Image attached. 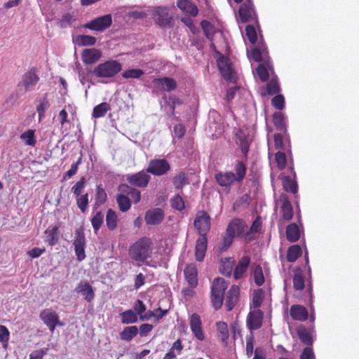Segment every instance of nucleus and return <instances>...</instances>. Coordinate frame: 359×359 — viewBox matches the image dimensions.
Instances as JSON below:
<instances>
[{"label":"nucleus","instance_id":"1","mask_svg":"<svg viewBox=\"0 0 359 359\" xmlns=\"http://www.w3.org/2000/svg\"><path fill=\"white\" fill-rule=\"evenodd\" d=\"M153 249L151 239L149 237L143 236L129 247L128 255L133 261L144 263L151 257Z\"/></svg>","mask_w":359,"mask_h":359},{"label":"nucleus","instance_id":"2","mask_svg":"<svg viewBox=\"0 0 359 359\" xmlns=\"http://www.w3.org/2000/svg\"><path fill=\"white\" fill-rule=\"evenodd\" d=\"M122 70V65L117 60H109L94 67L93 74L97 78L114 77Z\"/></svg>","mask_w":359,"mask_h":359},{"label":"nucleus","instance_id":"3","mask_svg":"<svg viewBox=\"0 0 359 359\" xmlns=\"http://www.w3.org/2000/svg\"><path fill=\"white\" fill-rule=\"evenodd\" d=\"M228 287V283L222 278H216L211 285L210 299L215 310L221 309L224 302V294Z\"/></svg>","mask_w":359,"mask_h":359},{"label":"nucleus","instance_id":"4","mask_svg":"<svg viewBox=\"0 0 359 359\" xmlns=\"http://www.w3.org/2000/svg\"><path fill=\"white\" fill-rule=\"evenodd\" d=\"M215 58L217 65L222 77L226 81L235 82L236 80V72L232 67L230 58L225 57L219 51H216Z\"/></svg>","mask_w":359,"mask_h":359},{"label":"nucleus","instance_id":"5","mask_svg":"<svg viewBox=\"0 0 359 359\" xmlns=\"http://www.w3.org/2000/svg\"><path fill=\"white\" fill-rule=\"evenodd\" d=\"M150 15L155 24L161 28L171 26L172 15L166 6H155L150 11Z\"/></svg>","mask_w":359,"mask_h":359},{"label":"nucleus","instance_id":"6","mask_svg":"<svg viewBox=\"0 0 359 359\" xmlns=\"http://www.w3.org/2000/svg\"><path fill=\"white\" fill-rule=\"evenodd\" d=\"M194 225L200 236H207L211 226V219L208 213L205 210H199L196 213Z\"/></svg>","mask_w":359,"mask_h":359},{"label":"nucleus","instance_id":"7","mask_svg":"<svg viewBox=\"0 0 359 359\" xmlns=\"http://www.w3.org/2000/svg\"><path fill=\"white\" fill-rule=\"evenodd\" d=\"M112 24V18L110 14L96 18L83 25V27L97 32H103L108 29Z\"/></svg>","mask_w":359,"mask_h":359},{"label":"nucleus","instance_id":"8","mask_svg":"<svg viewBox=\"0 0 359 359\" xmlns=\"http://www.w3.org/2000/svg\"><path fill=\"white\" fill-rule=\"evenodd\" d=\"M170 169L168 161L165 158H155L149 161L147 172L156 176L166 174Z\"/></svg>","mask_w":359,"mask_h":359},{"label":"nucleus","instance_id":"9","mask_svg":"<svg viewBox=\"0 0 359 359\" xmlns=\"http://www.w3.org/2000/svg\"><path fill=\"white\" fill-rule=\"evenodd\" d=\"M148 173L147 170H141L134 174L127 175L126 179L133 187L145 188L151 180V176Z\"/></svg>","mask_w":359,"mask_h":359},{"label":"nucleus","instance_id":"10","mask_svg":"<svg viewBox=\"0 0 359 359\" xmlns=\"http://www.w3.org/2000/svg\"><path fill=\"white\" fill-rule=\"evenodd\" d=\"M39 316L51 332H54L57 325H62V323L60 322L58 314L51 309H46L43 310Z\"/></svg>","mask_w":359,"mask_h":359},{"label":"nucleus","instance_id":"11","mask_svg":"<svg viewBox=\"0 0 359 359\" xmlns=\"http://www.w3.org/2000/svg\"><path fill=\"white\" fill-rule=\"evenodd\" d=\"M238 15L242 22H257V16L251 0H247L246 2L241 6L238 10Z\"/></svg>","mask_w":359,"mask_h":359},{"label":"nucleus","instance_id":"12","mask_svg":"<svg viewBox=\"0 0 359 359\" xmlns=\"http://www.w3.org/2000/svg\"><path fill=\"white\" fill-rule=\"evenodd\" d=\"M74 251L78 261L81 262L86 258L85 246L86 238L83 229H76L74 241Z\"/></svg>","mask_w":359,"mask_h":359},{"label":"nucleus","instance_id":"13","mask_svg":"<svg viewBox=\"0 0 359 359\" xmlns=\"http://www.w3.org/2000/svg\"><path fill=\"white\" fill-rule=\"evenodd\" d=\"M263 319L264 313L261 310H250L246 319L247 327L250 330V332L259 329L262 326Z\"/></svg>","mask_w":359,"mask_h":359},{"label":"nucleus","instance_id":"14","mask_svg":"<svg viewBox=\"0 0 359 359\" xmlns=\"http://www.w3.org/2000/svg\"><path fill=\"white\" fill-rule=\"evenodd\" d=\"M189 326L193 335L199 341L205 339V334L203 330L202 321L200 316L196 313H192L189 316Z\"/></svg>","mask_w":359,"mask_h":359},{"label":"nucleus","instance_id":"15","mask_svg":"<svg viewBox=\"0 0 359 359\" xmlns=\"http://www.w3.org/2000/svg\"><path fill=\"white\" fill-rule=\"evenodd\" d=\"M39 81L36 67H32L26 72L22 79L21 83L26 92L32 90Z\"/></svg>","mask_w":359,"mask_h":359},{"label":"nucleus","instance_id":"16","mask_svg":"<svg viewBox=\"0 0 359 359\" xmlns=\"http://www.w3.org/2000/svg\"><path fill=\"white\" fill-rule=\"evenodd\" d=\"M236 142L238 145L243 154V159L247 161L248 157V152L250 145L252 140H250L248 134H246L243 130H239L236 134Z\"/></svg>","mask_w":359,"mask_h":359},{"label":"nucleus","instance_id":"17","mask_svg":"<svg viewBox=\"0 0 359 359\" xmlns=\"http://www.w3.org/2000/svg\"><path fill=\"white\" fill-rule=\"evenodd\" d=\"M74 292L81 294L88 303L92 302L95 299V291L88 282L81 281L74 288Z\"/></svg>","mask_w":359,"mask_h":359},{"label":"nucleus","instance_id":"18","mask_svg":"<svg viewBox=\"0 0 359 359\" xmlns=\"http://www.w3.org/2000/svg\"><path fill=\"white\" fill-rule=\"evenodd\" d=\"M273 140L276 149L285 151L290 155L291 154V144L287 133H286V135L283 133H276Z\"/></svg>","mask_w":359,"mask_h":359},{"label":"nucleus","instance_id":"19","mask_svg":"<svg viewBox=\"0 0 359 359\" xmlns=\"http://www.w3.org/2000/svg\"><path fill=\"white\" fill-rule=\"evenodd\" d=\"M280 201L281 202V205L280 208V211L281 214V220H284L285 222L290 221L294 216V211L292 205L289 201L287 196L285 194H283L280 197Z\"/></svg>","mask_w":359,"mask_h":359},{"label":"nucleus","instance_id":"20","mask_svg":"<svg viewBox=\"0 0 359 359\" xmlns=\"http://www.w3.org/2000/svg\"><path fill=\"white\" fill-rule=\"evenodd\" d=\"M215 180L220 187L229 189L236 182L234 173L231 171L219 172L215 175Z\"/></svg>","mask_w":359,"mask_h":359},{"label":"nucleus","instance_id":"21","mask_svg":"<svg viewBox=\"0 0 359 359\" xmlns=\"http://www.w3.org/2000/svg\"><path fill=\"white\" fill-rule=\"evenodd\" d=\"M184 275L189 285L195 288L198 285V269L195 264L191 263L186 266Z\"/></svg>","mask_w":359,"mask_h":359},{"label":"nucleus","instance_id":"22","mask_svg":"<svg viewBox=\"0 0 359 359\" xmlns=\"http://www.w3.org/2000/svg\"><path fill=\"white\" fill-rule=\"evenodd\" d=\"M164 219V212L161 208H154L146 212L144 220L148 225L159 224Z\"/></svg>","mask_w":359,"mask_h":359},{"label":"nucleus","instance_id":"23","mask_svg":"<svg viewBox=\"0 0 359 359\" xmlns=\"http://www.w3.org/2000/svg\"><path fill=\"white\" fill-rule=\"evenodd\" d=\"M290 315L292 320L304 322L309 318V312L306 308L300 304H293L290 309Z\"/></svg>","mask_w":359,"mask_h":359},{"label":"nucleus","instance_id":"24","mask_svg":"<svg viewBox=\"0 0 359 359\" xmlns=\"http://www.w3.org/2000/svg\"><path fill=\"white\" fill-rule=\"evenodd\" d=\"M240 288L236 285H233L226 294L225 306L228 311H231L238 302Z\"/></svg>","mask_w":359,"mask_h":359},{"label":"nucleus","instance_id":"25","mask_svg":"<svg viewBox=\"0 0 359 359\" xmlns=\"http://www.w3.org/2000/svg\"><path fill=\"white\" fill-rule=\"evenodd\" d=\"M102 53L96 48L84 49L81 55L82 62L86 65H93L100 60Z\"/></svg>","mask_w":359,"mask_h":359},{"label":"nucleus","instance_id":"26","mask_svg":"<svg viewBox=\"0 0 359 359\" xmlns=\"http://www.w3.org/2000/svg\"><path fill=\"white\" fill-rule=\"evenodd\" d=\"M154 86L161 90L166 91H172L177 88L175 80L170 77L156 78L153 80Z\"/></svg>","mask_w":359,"mask_h":359},{"label":"nucleus","instance_id":"27","mask_svg":"<svg viewBox=\"0 0 359 359\" xmlns=\"http://www.w3.org/2000/svg\"><path fill=\"white\" fill-rule=\"evenodd\" d=\"M250 257L249 256H243L238 262L233 271V278L239 280L243 278L247 272L250 264Z\"/></svg>","mask_w":359,"mask_h":359},{"label":"nucleus","instance_id":"28","mask_svg":"<svg viewBox=\"0 0 359 359\" xmlns=\"http://www.w3.org/2000/svg\"><path fill=\"white\" fill-rule=\"evenodd\" d=\"M207 236H200L196 240L195 245V257L196 261L202 262L204 259L207 251Z\"/></svg>","mask_w":359,"mask_h":359},{"label":"nucleus","instance_id":"29","mask_svg":"<svg viewBox=\"0 0 359 359\" xmlns=\"http://www.w3.org/2000/svg\"><path fill=\"white\" fill-rule=\"evenodd\" d=\"M217 337L224 346H227L229 332L228 325L225 322L218 321L215 324Z\"/></svg>","mask_w":359,"mask_h":359},{"label":"nucleus","instance_id":"30","mask_svg":"<svg viewBox=\"0 0 359 359\" xmlns=\"http://www.w3.org/2000/svg\"><path fill=\"white\" fill-rule=\"evenodd\" d=\"M177 6L182 12L186 13L192 17H196L198 13L197 6L189 0H179L177 2Z\"/></svg>","mask_w":359,"mask_h":359},{"label":"nucleus","instance_id":"31","mask_svg":"<svg viewBox=\"0 0 359 359\" xmlns=\"http://www.w3.org/2000/svg\"><path fill=\"white\" fill-rule=\"evenodd\" d=\"M244 231L243 222L239 219H234L231 220L226 229V233L235 237L236 235L241 234Z\"/></svg>","mask_w":359,"mask_h":359},{"label":"nucleus","instance_id":"32","mask_svg":"<svg viewBox=\"0 0 359 359\" xmlns=\"http://www.w3.org/2000/svg\"><path fill=\"white\" fill-rule=\"evenodd\" d=\"M234 265L235 259L233 257L222 258L220 260L219 271L224 276L230 277Z\"/></svg>","mask_w":359,"mask_h":359},{"label":"nucleus","instance_id":"33","mask_svg":"<svg viewBox=\"0 0 359 359\" xmlns=\"http://www.w3.org/2000/svg\"><path fill=\"white\" fill-rule=\"evenodd\" d=\"M286 238L290 243L297 242L300 238V230L298 225L291 223L286 227Z\"/></svg>","mask_w":359,"mask_h":359},{"label":"nucleus","instance_id":"34","mask_svg":"<svg viewBox=\"0 0 359 359\" xmlns=\"http://www.w3.org/2000/svg\"><path fill=\"white\" fill-rule=\"evenodd\" d=\"M184 346L180 339H177L172 344L163 359H176L178 355L182 353Z\"/></svg>","mask_w":359,"mask_h":359},{"label":"nucleus","instance_id":"35","mask_svg":"<svg viewBox=\"0 0 359 359\" xmlns=\"http://www.w3.org/2000/svg\"><path fill=\"white\" fill-rule=\"evenodd\" d=\"M118 190L121 192L127 193L130 196L134 203L136 204L140 202L141 193L140 191L135 187H132L127 184H121L118 187Z\"/></svg>","mask_w":359,"mask_h":359},{"label":"nucleus","instance_id":"36","mask_svg":"<svg viewBox=\"0 0 359 359\" xmlns=\"http://www.w3.org/2000/svg\"><path fill=\"white\" fill-rule=\"evenodd\" d=\"M38 102L39 104L36 106V111L39 114V119L41 121L44 118L46 111L50 106L48 99V93H45L42 97L39 99Z\"/></svg>","mask_w":359,"mask_h":359},{"label":"nucleus","instance_id":"37","mask_svg":"<svg viewBox=\"0 0 359 359\" xmlns=\"http://www.w3.org/2000/svg\"><path fill=\"white\" fill-rule=\"evenodd\" d=\"M273 123L276 130H279L280 133H283L286 135L287 126L285 121V117L281 112H275L273 115Z\"/></svg>","mask_w":359,"mask_h":359},{"label":"nucleus","instance_id":"38","mask_svg":"<svg viewBox=\"0 0 359 359\" xmlns=\"http://www.w3.org/2000/svg\"><path fill=\"white\" fill-rule=\"evenodd\" d=\"M138 328L135 325L126 327L120 332V338L125 341H130L138 334Z\"/></svg>","mask_w":359,"mask_h":359},{"label":"nucleus","instance_id":"39","mask_svg":"<svg viewBox=\"0 0 359 359\" xmlns=\"http://www.w3.org/2000/svg\"><path fill=\"white\" fill-rule=\"evenodd\" d=\"M118 217L116 212L112 209H109L106 215V225L109 230L114 231L118 226Z\"/></svg>","mask_w":359,"mask_h":359},{"label":"nucleus","instance_id":"40","mask_svg":"<svg viewBox=\"0 0 359 359\" xmlns=\"http://www.w3.org/2000/svg\"><path fill=\"white\" fill-rule=\"evenodd\" d=\"M297 334L300 341L307 346H311L313 344V339L311 334L304 325H300L297 327Z\"/></svg>","mask_w":359,"mask_h":359},{"label":"nucleus","instance_id":"41","mask_svg":"<svg viewBox=\"0 0 359 359\" xmlns=\"http://www.w3.org/2000/svg\"><path fill=\"white\" fill-rule=\"evenodd\" d=\"M234 170L236 172L234 174V177L236 178V182H241L244 180L247 172V166L244 161H237L234 166Z\"/></svg>","mask_w":359,"mask_h":359},{"label":"nucleus","instance_id":"42","mask_svg":"<svg viewBox=\"0 0 359 359\" xmlns=\"http://www.w3.org/2000/svg\"><path fill=\"white\" fill-rule=\"evenodd\" d=\"M283 189L287 192H291L296 194L298 191V185L295 179H291L289 176H285L282 180Z\"/></svg>","mask_w":359,"mask_h":359},{"label":"nucleus","instance_id":"43","mask_svg":"<svg viewBox=\"0 0 359 359\" xmlns=\"http://www.w3.org/2000/svg\"><path fill=\"white\" fill-rule=\"evenodd\" d=\"M293 287L295 290H302L305 287V282L300 268L295 270L292 278Z\"/></svg>","mask_w":359,"mask_h":359},{"label":"nucleus","instance_id":"44","mask_svg":"<svg viewBox=\"0 0 359 359\" xmlns=\"http://www.w3.org/2000/svg\"><path fill=\"white\" fill-rule=\"evenodd\" d=\"M302 254V250L299 245H291L287 252V260L289 262H294Z\"/></svg>","mask_w":359,"mask_h":359},{"label":"nucleus","instance_id":"45","mask_svg":"<svg viewBox=\"0 0 359 359\" xmlns=\"http://www.w3.org/2000/svg\"><path fill=\"white\" fill-rule=\"evenodd\" d=\"M109 110H111L109 104L102 102L94 107L92 116L95 118L104 117Z\"/></svg>","mask_w":359,"mask_h":359},{"label":"nucleus","instance_id":"46","mask_svg":"<svg viewBox=\"0 0 359 359\" xmlns=\"http://www.w3.org/2000/svg\"><path fill=\"white\" fill-rule=\"evenodd\" d=\"M107 198V195L104 189V188L102 187L101 184L97 186L96 188V194H95V202L94 204V208H98L102 204H104Z\"/></svg>","mask_w":359,"mask_h":359},{"label":"nucleus","instance_id":"47","mask_svg":"<svg viewBox=\"0 0 359 359\" xmlns=\"http://www.w3.org/2000/svg\"><path fill=\"white\" fill-rule=\"evenodd\" d=\"M121 323L123 324H132L137 321V314L131 309H128L120 313Z\"/></svg>","mask_w":359,"mask_h":359},{"label":"nucleus","instance_id":"48","mask_svg":"<svg viewBox=\"0 0 359 359\" xmlns=\"http://www.w3.org/2000/svg\"><path fill=\"white\" fill-rule=\"evenodd\" d=\"M45 233L47 235L46 242L49 245L53 246L58 242V227L57 226L50 229H47Z\"/></svg>","mask_w":359,"mask_h":359},{"label":"nucleus","instance_id":"49","mask_svg":"<svg viewBox=\"0 0 359 359\" xmlns=\"http://www.w3.org/2000/svg\"><path fill=\"white\" fill-rule=\"evenodd\" d=\"M76 43L79 46H93L96 43V38L90 35H79L76 38Z\"/></svg>","mask_w":359,"mask_h":359},{"label":"nucleus","instance_id":"50","mask_svg":"<svg viewBox=\"0 0 359 359\" xmlns=\"http://www.w3.org/2000/svg\"><path fill=\"white\" fill-rule=\"evenodd\" d=\"M116 201L119 208V210L122 212H125L128 211L131 206V203L130 198L123 195V194H118L116 196Z\"/></svg>","mask_w":359,"mask_h":359},{"label":"nucleus","instance_id":"51","mask_svg":"<svg viewBox=\"0 0 359 359\" xmlns=\"http://www.w3.org/2000/svg\"><path fill=\"white\" fill-rule=\"evenodd\" d=\"M189 183V180L185 172H181L173 179V184L177 189H182L183 187Z\"/></svg>","mask_w":359,"mask_h":359},{"label":"nucleus","instance_id":"52","mask_svg":"<svg viewBox=\"0 0 359 359\" xmlns=\"http://www.w3.org/2000/svg\"><path fill=\"white\" fill-rule=\"evenodd\" d=\"M253 278L255 283L257 286H262L264 283L265 278L260 264L255 266L253 271Z\"/></svg>","mask_w":359,"mask_h":359},{"label":"nucleus","instance_id":"53","mask_svg":"<svg viewBox=\"0 0 359 359\" xmlns=\"http://www.w3.org/2000/svg\"><path fill=\"white\" fill-rule=\"evenodd\" d=\"M20 139L23 140L27 145L29 146H34L36 143L34 130L29 129L22 133L20 135Z\"/></svg>","mask_w":359,"mask_h":359},{"label":"nucleus","instance_id":"54","mask_svg":"<svg viewBox=\"0 0 359 359\" xmlns=\"http://www.w3.org/2000/svg\"><path fill=\"white\" fill-rule=\"evenodd\" d=\"M263 299L264 294L262 290L255 292L252 297V304H250V310H252V309H259L262 305Z\"/></svg>","mask_w":359,"mask_h":359},{"label":"nucleus","instance_id":"55","mask_svg":"<svg viewBox=\"0 0 359 359\" xmlns=\"http://www.w3.org/2000/svg\"><path fill=\"white\" fill-rule=\"evenodd\" d=\"M201 25L205 36L210 40H212L215 34V27L209 21L205 20L201 21Z\"/></svg>","mask_w":359,"mask_h":359},{"label":"nucleus","instance_id":"56","mask_svg":"<svg viewBox=\"0 0 359 359\" xmlns=\"http://www.w3.org/2000/svg\"><path fill=\"white\" fill-rule=\"evenodd\" d=\"M144 74L140 69H130L124 71L121 76L123 79H139Z\"/></svg>","mask_w":359,"mask_h":359},{"label":"nucleus","instance_id":"57","mask_svg":"<svg viewBox=\"0 0 359 359\" xmlns=\"http://www.w3.org/2000/svg\"><path fill=\"white\" fill-rule=\"evenodd\" d=\"M104 221V215L101 211H98L91 219L93 228L96 233L102 226Z\"/></svg>","mask_w":359,"mask_h":359},{"label":"nucleus","instance_id":"58","mask_svg":"<svg viewBox=\"0 0 359 359\" xmlns=\"http://www.w3.org/2000/svg\"><path fill=\"white\" fill-rule=\"evenodd\" d=\"M82 157H83V156L81 154V155H80L79 158H78V160L76 161V162L73 163L71 166V168L64 174L63 180L69 179L72 177H73L74 175L76 174V172L78 171L79 166L82 162Z\"/></svg>","mask_w":359,"mask_h":359},{"label":"nucleus","instance_id":"59","mask_svg":"<svg viewBox=\"0 0 359 359\" xmlns=\"http://www.w3.org/2000/svg\"><path fill=\"white\" fill-rule=\"evenodd\" d=\"M76 20L75 15L73 13H65L64 14L59 20V26L61 28H65L70 26L72 23Z\"/></svg>","mask_w":359,"mask_h":359},{"label":"nucleus","instance_id":"60","mask_svg":"<svg viewBox=\"0 0 359 359\" xmlns=\"http://www.w3.org/2000/svg\"><path fill=\"white\" fill-rule=\"evenodd\" d=\"M268 53L266 48L263 45L261 48H254L251 50V57L256 62H259L262 60V54Z\"/></svg>","mask_w":359,"mask_h":359},{"label":"nucleus","instance_id":"61","mask_svg":"<svg viewBox=\"0 0 359 359\" xmlns=\"http://www.w3.org/2000/svg\"><path fill=\"white\" fill-rule=\"evenodd\" d=\"M86 180L85 177H81L79 181L72 187V192L76 196H79L85 188Z\"/></svg>","mask_w":359,"mask_h":359},{"label":"nucleus","instance_id":"62","mask_svg":"<svg viewBox=\"0 0 359 359\" xmlns=\"http://www.w3.org/2000/svg\"><path fill=\"white\" fill-rule=\"evenodd\" d=\"M275 160L277 166L280 170H283L286 167L287 156L286 154L282 151H278L275 154Z\"/></svg>","mask_w":359,"mask_h":359},{"label":"nucleus","instance_id":"63","mask_svg":"<svg viewBox=\"0 0 359 359\" xmlns=\"http://www.w3.org/2000/svg\"><path fill=\"white\" fill-rule=\"evenodd\" d=\"M76 204L81 211L84 213L86 211L87 207L88 205V194H85L83 195H80L79 196H76Z\"/></svg>","mask_w":359,"mask_h":359},{"label":"nucleus","instance_id":"64","mask_svg":"<svg viewBox=\"0 0 359 359\" xmlns=\"http://www.w3.org/2000/svg\"><path fill=\"white\" fill-rule=\"evenodd\" d=\"M280 90V86L276 79H271L266 85V92L269 95L277 94Z\"/></svg>","mask_w":359,"mask_h":359}]
</instances>
